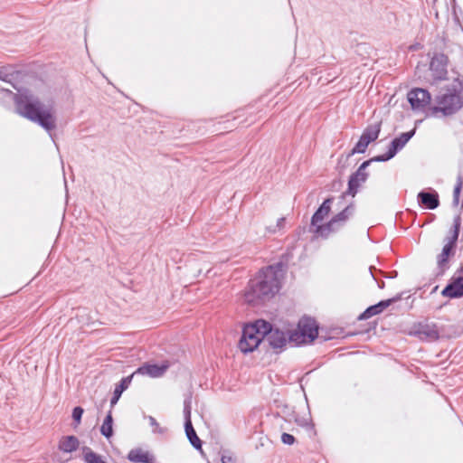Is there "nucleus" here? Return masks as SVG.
<instances>
[{
  "label": "nucleus",
  "instance_id": "obj_1",
  "mask_svg": "<svg viewBox=\"0 0 463 463\" xmlns=\"http://www.w3.org/2000/svg\"><path fill=\"white\" fill-rule=\"evenodd\" d=\"M288 269L287 262H279L261 269L251 279L245 292V301L252 306H259L272 298L281 288V279Z\"/></svg>",
  "mask_w": 463,
  "mask_h": 463
},
{
  "label": "nucleus",
  "instance_id": "obj_2",
  "mask_svg": "<svg viewBox=\"0 0 463 463\" xmlns=\"http://www.w3.org/2000/svg\"><path fill=\"white\" fill-rule=\"evenodd\" d=\"M15 111L24 118L38 124L51 134L57 128V118L52 107H45L35 96L21 93L14 97Z\"/></svg>",
  "mask_w": 463,
  "mask_h": 463
},
{
  "label": "nucleus",
  "instance_id": "obj_3",
  "mask_svg": "<svg viewBox=\"0 0 463 463\" xmlns=\"http://www.w3.org/2000/svg\"><path fill=\"white\" fill-rule=\"evenodd\" d=\"M437 106L429 108L427 117H435L438 113L443 116H452L463 107V80L459 78L454 79L451 84L448 85L445 92L436 96Z\"/></svg>",
  "mask_w": 463,
  "mask_h": 463
},
{
  "label": "nucleus",
  "instance_id": "obj_4",
  "mask_svg": "<svg viewBox=\"0 0 463 463\" xmlns=\"http://www.w3.org/2000/svg\"><path fill=\"white\" fill-rule=\"evenodd\" d=\"M317 338H322L323 341L331 339L332 336H324L319 335V326L315 318L303 317L298 323V328L290 331L288 339L290 344L300 345L311 344Z\"/></svg>",
  "mask_w": 463,
  "mask_h": 463
},
{
  "label": "nucleus",
  "instance_id": "obj_5",
  "mask_svg": "<svg viewBox=\"0 0 463 463\" xmlns=\"http://www.w3.org/2000/svg\"><path fill=\"white\" fill-rule=\"evenodd\" d=\"M260 322H263V319H257L253 323L246 325L242 328L241 336L238 343V348L241 353L249 354L259 347H263Z\"/></svg>",
  "mask_w": 463,
  "mask_h": 463
},
{
  "label": "nucleus",
  "instance_id": "obj_6",
  "mask_svg": "<svg viewBox=\"0 0 463 463\" xmlns=\"http://www.w3.org/2000/svg\"><path fill=\"white\" fill-rule=\"evenodd\" d=\"M260 327L262 328L263 347L269 346L276 354L281 353L289 343L290 331L284 332L264 319L263 322H260Z\"/></svg>",
  "mask_w": 463,
  "mask_h": 463
},
{
  "label": "nucleus",
  "instance_id": "obj_7",
  "mask_svg": "<svg viewBox=\"0 0 463 463\" xmlns=\"http://www.w3.org/2000/svg\"><path fill=\"white\" fill-rule=\"evenodd\" d=\"M354 203L351 202L340 213L335 214L328 222L326 224H320V226H317V228L312 232L324 239L328 238L331 233L338 232L345 225L349 218L354 215Z\"/></svg>",
  "mask_w": 463,
  "mask_h": 463
},
{
  "label": "nucleus",
  "instance_id": "obj_8",
  "mask_svg": "<svg viewBox=\"0 0 463 463\" xmlns=\"http://www.w3.org/2000/svg\"><path fill=\"white\" fill-rule=\"evenodd\" d=\"M377 162L374 160V156L363 162L358 169L353 173L348 180L347 190L340 195V199L343 200L346 195L354 197L358 193V189L362 184H364L369 176V173L366 172V168L373 163Z\"/></svg>",
  "mask_w": 463,
  "mask_h": 463
},
{
  "label": "nucleus",
  "instance_id": "obj_9",
  "mask_svg": "<svg viewBox=\"0 0 463 463\" xmlns=\"http://www.w3.org/2000/svg\"><path fill=\"white\" fill-rule=\"evenodd\" d=\"M407 99L412 110L426 112V115L430 112L431 95L427 90L414 88L408 92Z\"/></svg>",
  "mask_w": 463,
  "mask_h": 463
},
{
  "label": "nucleus",
  "instance_id": "obj_10",
  "mask_svg": "<svg viewBox=\"0 0 463 463\" xmlns=\"http://www.w3.org/2000/svg\"><path fill=\"white\" fill-rule=\"evenodd\" d=\"M415 132L416 129L413 128L408 132L402 133L397 137H394L390 143L387 152L383 155L375 156L374 160H377V162H386L393 158L396 156V154L400 150H402L404 147V146L410 141V139L415 135Z\"/></svg>",
  "mask_w": 463,
  "mask_h": 463
},
{
  "label": "nucleus",
  "instance_id": "obj_11",
  "mask_svg": "<svg viewBox=\"0 0 463 463\" xmlns=\"http://www.w3.org/2000/svg\"><path fill=\"white\" fill-rule=\"evenodd\" d=\"M410 334L425 341H435L439 337V331L437 325L428 319L414 324Z\"/></svg>",
  "mask_w": 463,
  "mask_h": 463
},
{
  "label": "nucleus",
  "instance_id": "obj_12",
  "mask_svg": "<svg viewBox=\"0 0 463 463\" xmlns=\"http://www.w3.org/2000/svg\"><path fill=\"white\" fill-rule=\"evenodd\" d=\"M449 58L444 53H435L430 63L431 76L435 81L447 79Z\"/></svg>",
  "mask_w": 463,
  "mask_h": 463
},
{
  "label": "nucleus",
  "instance_id": "obj_13",
  "mask_svg": "<svg viewBox=\"0 0 463 463\" xmlns=\"http://www.w3.org/2000/svg\"><path fill=\"white\" fill-rule=\"evenodd\" d=\"M172 365H175V363H171L167 360L163 361L160 364L146 363L144 365L138 367L136 371L130 373L128 376H136L137 374L161 376Z\"/></svg>",
  "mask_w": 463,
  "mask_h": 463
},
{
  "label": "nucleus",
  "instance_id": "obj_14",
  "mask_svg": "<svg viewBox=\"0 0 463 463\" xmlns=\"http://www.w3.org/2000/svg\"><path fill=\"white\" fill-rule=\"evenodd\" d=\"M455 247L444 244L441 252L437 255V276H443L445 272L450 268L449 260L456 254Z\"/></svg>",
  "mask_w": 463,
  "mask_h": 463
},
{
  "label": "nucleus",
  "instance_id": "obj_15",
  "mask_svg": "<svg viewBox=\"0 0 463 463\" xmlns=\"http://www.w3.org/2000/svg\"><path fill=\"white\" fill-rule=\"evenodd\" d=\"M212 381V386L214 392H234L241 387L239 378H206Z\"/></svg>",
  "mask_w": 463,
  "mask_h": 463
},
{
  "label": "nucleus",
  "instance_id": "obj_16",
  "mask_svg": "<svg viewBox=\"0 0 463 463\" xmlns=\"http://www.w3.org/2000/svg\"><path fill=\"white\" fill-rule=\"evenodd\" d=\"M418 203L429 210H434L439 205V197L437 191L433 189L421 190L417 195Z\"/></svg>",
  "mask_w": 463,
  "mask_h": 463
},
{
  "label": "nucleus",
  "instance_id": "obj_17",
  "mask_svg": "<svg viewBox=\"0 0 463 463\" xmlns=\"http://www.w3.org/2000/svg\"><path fill=\"white\" fill-rule=\"evenodd\" d=\"M441 295L449 298L463 297V276L452 277L449 283L442 289Z\"/></svg>",
  "mask_w": 463,
  "mask_h": 463
},
{
  "label": "nucleus",
  "instance_id": "obj_18",
  "mask_svg": "<svg viewBox=\"0 0 463 463\" xmlns=\"http://www.w3.org/2000/svg\"><path fill=\"white\" fill-rule=\"evenodd\" d=\"M333 200L334 197L326 198L312 215L311 227L313 228V231L317 228V226H319L318 222H321L330 213Z\"/></svg>",
  "mask_w": 463,
  "mask_h": 463
},
{
  "label": "nucleus",
  "instance_id": "obj_19",
  "mask_svg": "<svg viewBox=\"0 0 463 463\" xmlns=\"http://www.w3.org/2000/svg\"><path fill=\"white\" fill-rule=\"evenodd\" d=\"M127 458L133 463H155V456L140 448L131 449Z\"/></svg>",
  "mask_w": 463,
  "mask_h": 463
},
{
  "label": "nucleus",
  "instance_id": "obj_20",
  "mask_svg": "<svg viewBox=\"0 0 463 463\" xmlns=\"http://www.w3.org/2000/svg\"><path fill=\"white\" fill-rule=\"evenodd\" d=\"M461 227V218L457 215L453 220V225L449 230V235L444 239L445 243L457 248V242Z\"/></svg>",
  "mask_w": 463,
  "mask_h": 463
},
{
  "label": "nucleus",
  "instance_id": "obj_21",
  "mask_svg": "<svg viewBox=\"0 0 463 463\" xmlns=\"http://www.w3.org/2000/svg\"><path fill=\"white\" fill-rule=\"evenodd\" d=\"M369 144L370 143L363 136H361L358 142L347 155L340 156L338 159V165H340L342 162L346 163L348 159L354 154H364L366 151V148L369 146Z\"/></svg>",
  "mask_w": 463,
  "mask_h": 463
},
{
  "label": "nucleus",
  "instance_id": "obj_22",
  "mask_svg": "<svg viewBox=\"0 0 463 463\" xmlns=\"http://www.w3.org/2000/svg\"><path fill=\"white\" fill-rule=\"evenodd\" d=\"M80 446L79 439L76 436L71 435L63 437L58 445V449L66 453H71L78 449Z\"/></svg>",
  "mask_w": 463,
  "mask_h": 463
},
{
  "label": "nucleus",
  "instance_id": "obj_23",
  "mask_svg": "<svg viewBox=\"0 0 463 463\" xmlns=\"http://www.w3.org/2000/svg\"><path fill=\"white\" fill-rule=\"evenodd\" d=\"M382 121L368 125L362 135L369 143L375 141L381 132Z\"/></svg>",
  "mask_w": 463,
  "mask_h": 463
},
{
  "label": "nucleus",
  "instance_id": "obj_24",
  "mask_svg": "<svg viewBox=\"0 0 463 463\" xmlns=\"http://www.w3.org/2000/svg\"><path fill=\"white\" fill-rule=\"evenodd\" d=\"M184 430H185L186 437L189 439L191 445L196 450H202L203 442L197 436L196 431L194 429L192 422H188V423H186V425H184Z\"/></svg>",
  "mask_w": 463,
  "mask_h": 463
},
{
  "label": "nucleus",
  "instance_id": "obj_25",
  "mask_svg": "<svg viewBox=\"0 0 463 463\" xmlns=\"http://www.w3.org/2000/svg\"><path fill=\"white\" fill-rule=\"evenodd\" d=\"M82 457L85 463H107L99 454L87 446L82 447Z\"/></svg>",
  "mask_w": 463,
  "mask_h": 463
},
{
  "label": "nucleus",
  "instance_id": "obj_26",
  "mask_svg": "<svg viewBox=\"0 0 463 463\" xmlns=\"http://www.w3.org/2000/svg\"><path fill=\"white\" fill-rule=\"evenodd\" d=\"M100 433L106 439H109L113 436V417L110 411L108 412L103 420V423L100 427Z\"/></svg>",
  "mask_w": 463,
  "mask_h": 463
},
{
  "label": "nucleus",
  "instance_id": "obj_27",
  "mask_svg": "<svg viewBox=\"0 0 463 463\" xmlns=\"http://www.w3.org/2000/svg\"><path fill=\"white\" fill-rule=\"evenodd\" d=\"M463 188V175L462 174H458L456 180V184L453 189V200L452 206L458 207L459 204V197Z\"/></svg>",
  "mask_w": 463,
  "mask_h": 463
},
{
  "label": "nucleus",
  "instance_id": "obj_28",
  "mask_svg": "<svg viewBox=\"0 0 463 463\" xmlns=\"http://www.w3.org/2000/svg\"><path fill=\"white\" fill-rule=\"evenodd\" d=\"M16 71L12 65L0 67V80L5 82H11L14 79Z\"/></svg>",
  "mask_w": 463,
  "mask_h": 463
},
{
  "label": "nucleus",
  "instance_id": "obj_29",
  "mask_svg": "<svg viewBox=\"0 0 463 463\" xmlns=\"http://www.w3.org/2000/svg\"><path fill=\"white\" fill-rule=\"evenodd\" d=\"M403 293H399L393 298L381 300L378 303H376L377 307L379 308L380 312L382 313L384 309H386L391 305L396 303L397 301L401 300L402 298Z\"/></svg>",
  "mask_w": 463,
  "mask_h": 463
},
{
  "label": "nucleus",
  "instance_id": "obj_30",
  "mask_svg": "<svg viewBox=\"0 0 463 463\" xmlns=\"http://www.w3.org/2000/svg\"><path fill=\"white\" fill-rule=\"evenodd\" d=\"M132 379L133 378H121V381L115 386L113 394L121 397L123 392L130 385Z\"/></svg>",
  "mask_w": 463,
  "mask_h": 463
},
{
  "label": "nucleus",
  "instance_id": "obj_31",
  "mask_svg": "<svg viewBox=\"0 0 463 463\" xmlns=\"http://www.w3.org/2000/svg\"><path fill=\"white\" fill-rule=\"evenodd\" d=\"M381 314L379 308L377 307V305H372L368 307L359 317V320H366L373 316Z\"/></svg>",
  "mask_w": 463,
  "mask_h": 463
},
{
  "label": "nucleus",
  "instance_id": "obj_32",
  "mask_svg": "<svg viewBox=\"0 0 463 463\" xmlns=\"http://www.w3.org/2000/svg\"><path fill=\"white\" fill-rule=\"evenodd\" d=\"M84 413V409L80 406H76L72 410V420L74 428L78 427L81 422V418Z\"/></svg>",
  "mask_w": 463,
  "mask_h": 463
},
{
  "label": "nucleus",
  "instance_id": "obj_33",
  "mask_svg": "<svg viewBox=\"0 0 463 463\" xmlns=\"http://www.w3.org/2000/svg\"><path fill=\"white\" fill-rule=\"evenodd\" d=\"M296 423L300 426V427H303L305 428L307 431H311L315 434V425L314 423H312L311 421H309L308 420L305 419V418H297L295 420Z\"/></svg>",
  "mask_w": 463,
  "mask_h": 463
},
{
  "label": "nucleus",
  "instance_id": "obj_34",
  "mask_svg": "<svg viewBox=\"0 0 463 463\" xmlns=\"http://www.w3.org/2000/svg\"><path fill=\"white\" fill-rule=\"evenodd\" d=\"M149 424L153 427V432L163 434L165 432V429L161 428L156 421V420L153 416H148Z\"/></svg>",
  "mask_w": 463,
  "mask_h": 463
},
{
  "label": "nucleus",
  "instance_id": "obj_35",
  "mask_svg": "<svg viewBox=\"0 0 463 463\" xmlns=\"http://www.w3.org/2000/svg\"><path fill=\"white\" fill-rule=\"evenodd\" d=\"M184 425L188 422H192L191 420V406L189 401H184Z\"/></svg>",
  "mask_w": 463,
  "mask_h": 463
},
{
  "label": "nucleus",
  "instance_id": "obj_36",
  "mask_svg": "<svg viewBox=\"0 0 463 463\" xmlns=\"http://www.w3.org/2000/svg\"><path fill=\"white\" fill-rule=\"evenodd\" d=\"M281 441L286 445H293L296 442V439L293 435L283 432L281 435Z\"/></svg>",
  "mask_w": 463,
  "mask_h": 463
},
{
  "label": "nucleus",
  "instance_id": "obj_37",
  "mask_svg": "<svg viewBox=\"0 0 463 463\" xmlns=\"http://www.w3.org/2000/svg\"><path fill=\"white\" fill-rule=\"evenodd\" d=\"M199 382L197 383L200 387L203 389H212L213 391V387L212 386V381L206 380V378H197Z\"/></svg>",
  "mask_w": 463,
  "mask_h": 463
},
{
  "label": "nucleus",
  "instance_id": "obj_38",
  "mask_svg": "<svg viewBox=\"0 0 463 463\" xmlns=\"http://www.w3.org/2000/svg\"><path fill=\"white\" fill-rule=\"evenodd\" d=\"M369 270H370V273H371L372 277L373 278V279L375 281H377L379 288H381V289L384 288V287H385L384 281L383 280L378 281V279H377V278H376V276L374 274V271H376V269L374 267L371 266L369 268Z\"/></svg>",
  "mask_w": 463,
  "mask_h": 463
},
{
  "label": "nucleus",
  "instance_id": "obj_39",
  "mask_svg": "<svg viewBox=\"0 0 463 463\" xmlns=\"http://www.w3.org/2000/svg\"><path fill=\"white\" fill-rule=\"evenodd\" d=\"M222 463H235V458L232 455L223 454L221 458Z\"/></svg>",
  "mask_w": 463,
  "mask_h": 463
},
{
  "label": "nucleus",
  "instance_id": "obj_40",
  "mask_svg": "<svg viewBox=\"0 0 463 463\" xmlns=\"http://www.w3.org/2000/svg\"><path fill=\"white\" fill-rule=\"evenodd\" d=\"M379 272L381 274H383L385 278H388V279H394L398 276V272L396 270H392L391 272H388V273H385V272H383L381 270H379Z\"/></svg>",
  "mask_w": 463,
  "mask_h": 463
},
{
  "label": "nucleus",
  "instance_id": "obj_41",
  "mask_svg": "<svg viewBox=\"0 0 463 463\" xmlns=\"http://www.w3.org/2000/svg\"><path fill=\"white\" fill-rule=\"evenodd\" d=\"M119 398H120V396L112 394V397L110 399V405H111V407H113L114 405L117 404V402H118Z\"/></svg>",
  "mask_w": 463,
  "mask_h": 463
},
{
  "label": "nucleus",
  "instance_id": "obj_42",
  "mask_svg": "<svg viewBox=\"0 0 463 463\" xmlns=\"http://www.w3.org/2000/svg\"><path fill=\"white\" fill-rule=\"evenodd\" d=\"M285 221L284 218H280L278 222V225L279 226Z\"/></svg>",
  "mask_w": 463,
  "mask_h": 463
},
{
  "label": "nucleus",
  "instance_id": "obj_43",
  "mask_svg": "<svg viewBox=\"0 0 463 463\" xmlns=\"http://www.w3.org/2000/svg\"><path fill=\"white\" fill-rule=\"evenodd\" d=\"M312 373V370L307 372L303 376H308Z\"/></svg>",
  "mask_w": 463,
  "mask_h": 463
},
{
  "label": "nucleus",
  "instance_id": "obj_44",
  "mask_svg": "<svg viewBox=\"0 0 463 463\" xmlns=\"http://www.w3.org/2000/svg\"><path fill=\"white\" fill-rule=\"evenodd\" d=\"M438 288H439V286H436V287L432 289V293H433V292H436Z\"/></svg>",
  "mask_w": 463,
  "mask_h": 463
}]
</instances>
